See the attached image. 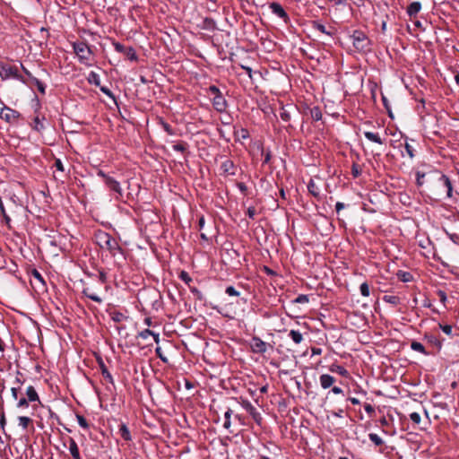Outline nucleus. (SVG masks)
I'll return each instance as SVG.
<instances>
[{
    "instance_id": "nucleus-1",
    "label": "nucleus",
    "mask_w": 459,
    "mask_h": 459,
    "mask_svg": "<svg viewBox=\"0 0 459 459\" xmlns=\"http://www.w3.org/2000/svg\"><path fill=\"white\" fill-rule=\"evenodd\" d=\"M96 242L100 248L108 251L112 256L122 254V248L118 242L107 232H99L96 235Z\"/></svg>"
},
{
    "instance_id": "nucleus-2",
    "label": "nucleus",
    "mask_w": 459,
    "mask_h": 459,
    "mask_svg": "<svg viewBox=\"0 0 459 459\" xmlns=\"http://www.w3.org/2000/svg\"><path fill=\"white\" fill-rule=\"evenodd\" d=\"M73 47L79 61L83 65H90L92 60V53L90 47L82 41L74 43Z\"/></svg>"
},
{
    "instance_id": "nucleus-3",
    "label": "nucleus",
    "mask_w": 459,
    "mask_h": 459,
    "mask_svg": "<svg viewBox=\"0 0 459 459\" xmlns=\"http://www.w3.org/2000/svg\"><path fill=\"white\" fill-rule=\"evenodd\" d=\"M0 77L3 80L16 79L22 81L19 74V68L16 65H2L0 66Z\"/></svg>"
},
{
    "instance_id": "nucleus-4",
    "label": "nucleus",
    "mask_w": 459,
    "mask_h": 459,
    "mask_svg": "<svg viewBox=\"0 0 459 459\" xmlns=\"http://www.w3.org/2000/svg\"><path fill=\"white\" fill-rule=\"evenodd\" d=\"M352 43L353 46L361 51H365L368 49L369 40L365 35L364 32L356 30L353 32L352 36Z\"/></svg>"
},
{
    "instance_id": "nucleus-5",
    "label": "nucleus",
    "mask_w": 459,
    "mask_h": 459,
    "mask_svg": "<svg viewBox=\"0 0 459 459\" xmlns=\"http://www.w3.org/2000/svg\"><path fill=\"white\" fill-rule=\"evenodd\" d=\"M20 117V113L9 107L4 106L0 111V118L8 122L13 123Z\"/></svg>"
},
{
    "instance_id": "nucleus-6",
    "label": "nucleus",
    "mask_w": 459,
    "mask_h": 459,
    "mask_svg": "<svg viewBox=\"0 0 459 459\" xmlns=\"http://www.w3.org/2000/svg\"><path fill=\"white\" fill-rule=\"evenodd\" d=\"M269 8L274 15H276L279 18H281V20H283V22L285 23H288L290 22V17H289L288 13L285 12L283 7L279 3H277V2L271 3L269 4Z\"/></svg>"
},
{
    "instance_id": "nucleus-7",
    "label": "nucleus",
    "mask_w": 459,
    "mask_h": 459,
    "mask_svg": "<svg viewBox=\"0 0 459 459\" xmlns=\"http://www.w3.org/2000/svg\"><path fill=\"white\" fill-rule=\"evenodd\" d=\"M106 186L111 190L117 194L118 196H122L123 191L120 183L113 178H107L105 182Z\"/></svg>"
},
{
    "instance_id": "nucleus-8",
    "label": "nucleus",
    "mask_w": 459,
    "mask_h": 459,
    "mask_svg": "<svg viewBox=\"0 0 459 459\" xmlns=\"http://www.w3.org/2000/svg\"><path fill=\"white\" fill-rule=\"evenodd\" d=\"M212 105L217 111L223 112L226 109L227 102L222 95H218L213 97Z\"/></svg>"
},
{
    "instance_id": "nucleus-9",
    "label": "nucleus",
    "mask_w": 459,
    "mask_h": 459,
    "mask_svg": "<svg viewBox=\"0 0 459 459\" xmlns=\"http://www.w3.org/2000/svg\"><path fill=\"white\" fill-rule=\"evenodd\" d=\"M319 382L322 388L327 389L333 385V384L335 382V379L331 375L323 374L319 377Z\"/></svg>"
},
{
    "instance_id": "nucleus-10",
    "label": "nucleus",
    "mask_w": 459,
    "mask_h": 459,
    "mask_svg": "<svg viewBox=\"0 0 459 459\" xmlns=\"http://www.w3.org/2000/svg\"><path fill=\"white\" fill-rule=\"evenodd\" d=\"M253 350L255 352L264 353L267 351V343L255 337L253 339Z\"/></svg>"
},
{
    "instance_id": "nucleus-11",
    "label": "nucleus",
    "mask_w": 459,
    "mask_h": 459,
    "mask_svg": "<svg viewBox=\"0 0 459 459\" xmlns=\"http://www.w3.org/2000/svg\"><path fill=\"white\" fill-rule=\"evenodd\" d=\"M421 10V4L418 1L412 2L407 7V13L410 17H415Z\"/></svg>"
},
{
    "instance_id": "nucleus-12",
    "label": "nucleus",
    "mask_w": 459,
    "mask_h": 459,
    "mask_svg": "<svg viewBox=\"0 0 459 459\" xmlns=\"http://www.w3.org/2000/svg\"><path fill=\"white\" fill-rule=\"evenodd\" d=\"M221 169L228 175H235L234 164L230 160H226L221 165Z\"/></svg>"
},
{
    "instance_id": "nucleus-13",
    "label": "nucleus",
    "mask_w": 459,
    "mask_h": 459,
    "mask_svg": "<svg viewBox=\"0 0 459 459\" xmlns=\"http://www.w3.org/2000/svg\"><path fill=\"white\" fill-rule=\"evenodd\" d=\"M69 452L74 459H81L78 446L73 438H69Z\"/></svg>"
},
{
    "instance_id": "nucleus-14",
    "label": "nucleus",
    "mask_w": 459,
    "mask_h": 459,
    "mask_svg": "<svg viewBox=\"0 0 459 459\" xmlns=\"http://www.w3.org/2000/svg\"><path fill=\"white\" fill-rule=\"evenodd\" d=\"M329 370L333 373H337L342 377H348L349 372L346 368H344L342 366L338 364H332L329 368Z\"/></svg>"
},
{
    "instance_id": "nucleus-15",
    "label": "nucleus",
    "mask_w": 459,
    "mask_h": 459,
    "mask_svg": "<svg viewBox=\"0 0 459 459\" xmlns=\"http://www.w3.org/2000/svg\"><path fill=\"white\" fill-rule=\"evenodd\" d=\"M243 407L250 413V415L254 418L255 420H258V418H260V414L250 402H244Z\"/></svg>"
},
{
    "instance_id": "nucleus-16",
    "label": "nucleus",
    "mask_w": 459,
    "mask_h": 459,
    "mask_svg": "<svg viewBox=\"0 0 459 459\" xmlns=\"http://www.w3.org/2000/svg\"><path fill=\"white\" fill-rule=\"evenodd\" d=\"M26 395H27V399L30 402H36V401L39 402V394L32 385H30L27 387Z\"/></svg>"
},
{
    "instance_id": "nucleus-17",
    "label": "nucleus",
    "mask_w": 459,
    "mask_h": 459,
    "mask_svg": "<svg viewBox=\"0 0 459 459\" xmlns=\"http://www.w3.org/2000/svg\"><path fill=\"white\" fill-rule=\"evenodd\" d=\"M82 294L95 302H102V299L95 292H93L90 288H84L82 290Z\"/></svg>"
},
{
    "instance_id": "nucleus-18",
    "label": "nucleus",
    "mask_w": 459,
    "mask_h": 459,
    "mask_svg": "<svg viewBox=\"0 0 459 459\" xmlns=\"http://www.w3.org/2000/svg\"><path fill=\"white\" fill-rule=\"evenodd\" d=\"M439 181L442 182L443 185L446 187L447 197H451L452 196L453 186H452V183H451L449 178L443 174L439 178Z\"/></svg>"
},
{
    "instance_id": "nucleus-19",
    "label": "nucleus",
    "mask_w": 459,
    "mask_h": 459,
    "mask_svg": "<svg viewBox=\"0 0 459 459\" xmlns=\"http://www.w3.org/2000/svg\"><path fill=\"white\" fill-rule=\"evenodd\" d=\"M364 135L370 142H373V143H378V144H382L383 143V140L380 138L378 134H376V133H373V132H369V131H366V132H364Z\"/></svg>"
},
{
    "instance_id": "nucleus-20",
    "label": "nucleus",
    "mask_w": 459,
    "mask_h": 459,
    "mask_svg": "<svg viewBox=\"0 0 459 459\" xmlns=\"http://www.w3.org/2000/svg\"><path fill=\"white\" fill-rule=\"evenodd\" d=\"M149 336H152L156 343L160 342L159 334L153 333L149 329H144L143 331L139 333V337H141L142 339H147Z\"/></svg>"
},
{
    "instance_id": "nucleus-21",
    "label": "nucleus",
    "mask_w": 459,
    "mask_h": 459,
    "mask_svg": "<svg viewBox=\"0 0 459 459\" xmlns=\"http://www.w3.org/2000/svg\"><path fill=\"white\" fill-rule=\"evenodd\" d=\"M121 437H123L125 440L129 441L131 440L132 437L130 434V431L126 424H121L118 430Z\"/></svg>"
},
{
    "instance_id": "nucleus-22",
    "label": "nucleus",
    "mask_w": 459,
    "mask_h": 459,
    "mask_svg": "<svg viewBox=\"0 0 459 459\" xmlns=\"http://www.w3.org/2000/svg\"><path fill=\"white\" fill-rule=\"evenodd\" d=\"M289 336L296 344H299L303 341V336L301 333L297 330H290L289 333Z\"/></svg>"
},
{
    "instance_id": "nucleus-23",
    "label": "nucleus",
    "mask_w": 459,
    "mask_h": 459,
    "mask_svg": "<svg viewBox=\"0 0 459 459\" xmlns=\"http://www.w3.org/2000/svg\"><path fill=\"white\" fill-rule=\"evenodd\" d=\"M411 349L412 351L420 352V353H422L424 355H428V352L426 351L425 347L420 342H419L413 341L411 343Z\"/></svg>"
},
{
    "instance_id": "nucleus-24",
    "label": "nucleus",
    "mask_w": 459,
    "mask_h": 459,
    "mask_svg": "<svg viewBox=\"0 0 459 459\" xmlns=\"http://www.w3.org/2000/svg\"><path fill=\"white\" fill-rule=\"evenodd\" d=\"M383 300L386 303L392 304L393 306H396L400 303V298L394 295H385L383 297Z\"/></svg>"
},
{
    "instance_id": "nucleus-25",
    "label": "nucleus",
    "mask_w": 459,
    "mask_h": 459,
    "mask_svg": "<svg viewBox=\"0 0 459 459\" xmlns=\"http://www.w3.org/2000/svg\"><path fill=\"white\" fill-rule=\"evenodd\" d=\"M307 189L311 195L314 196H318L320 194L318 186L316 185L314 180H310L307 184Z\"/></svg>"
},
{
    "instance_id": "nucleus-26",
    "label": "nucleus",
    "mask_w": 459,
    "mask_h": 459,
    "mask_svg": "<svg viewBox=\"0 0 459 459\" xmlns=\"http://www.w3.org/2000/svg\"><path fill=\"white\" fill-rule=\"evenodd\" d=\"M43 119L44 118H40L39 117H36L34 119H33V126H32V128L38 132H40L44 129V125H43Z\"/></svg>"
},
{
    "instance_id": "nucleus-27",
    "label": "nucleus",
    "mask_w": 459,
    "mask_h": 459,
    "mask_svg": "<svg viewBox=\"0 0 459 459\" xmlns=\"http://www.w3.org/2000/svg\"><path fill=\"white\" fill-rule=\"evenodd\" d=\"M313 28L321 33L326 34L328 36L332 35V33L326 30L325 26L318 22H313Z\"/></svg>"
},
{
    "instance_id": "nucleus-28",
    "label": "nucleus",
    "mask_w": 459,
    "mask_h": 459,
    "mask_svg": "<svg viewBox=\"0 0 459 459\" xmlns=\"http://www.w3.org/2000/svg\"><path fill=\"white\" fill-rule=\"evenodd\" d=\"M368 438L377 446H382L384 444L383 439L376 433H369Z\"/></svg>"
},
{
    "instance_id": "nucleus-29",
    "label": "nucleus",
    "mask_w": 459,
    "mask_h": 459,
    "mask_svg": "<svg viewBox=\"0 0 459 459\" xmlns=\"http://www.w3.org/2000/svg\"><path fill=\"white\" fill-rule=\"evenodd\" d=\"M19 426H21L23 429H26L30 423L31 422V420L29 417L26 416H20L18 418Z\"/></svg>"
},
{
    "instance_id": "nucleus-30",
    "label": "nucleus",
    "mask_w": 459,
    "mask_h": 459,
    "mask_svg": "<svg viewBox=\"0 0 459 459\" xmlns=\"http://www.w3.org/2000/svg\"><path fill=\"white\" fill-rule=\"evenodd\" d=\"M0 214L2 215L3 220L4 221V222L7 225H9V223L11 221V219H10V217L7 215V213L5 212V209H4V204H3V201H2L1 198H0Z\"/></svg>"
},
{
    "instance_id": "nucleus-31",
    "label": "nucleus",
    "mask_w": 459,
    "mask_h": 459,
    "mask_svg": "<svg viewBox=\"0 0 459 459\" xmlns=\"http://www.w3.org/2000/svg\"><path fill=\"white\" fill-rule=\"evenodd\" d=\"M124 55L128 59H130V60H136L137 59V56H136L135 50L132 47H129V48H127V49H125V54Z\"/></svg>"
},
{
    "instance_id": "nucleus-32",
    "label": "nucleus",
    "mask_w": 459,
    "mask_h": 459,
    "mask_svg": "<svg viewBox=\"0 0 459 459\" xmlns=\"http://www.w3.org/2000/svg\"><path fill=\"white\" fill-rule=\"evenodd\" d=\"M399 279L403 281V282H408L411 280V274L410 273H407V272H402L400 271L398 273H397Z\"/></svg>"
},
{
    "instance_id": "nucleus-33",
    "label": "nucleus",
    "mask_w": 459,
    "mask_h": 459,
    "mask_svg": "<svg viewBox=\"0 0 459 459\" xmlns=\"http://www.w3.org/2000/svg\"><path fill=\"white\" fill-rule=\"evenodd\" d=\"M77 422L82 429H87L89 428V424L86 419L82 415H76Z\"/></svg>"
},
{
    "instance_id": "nucleus-34",
    "label": "nucleus",
    "mask_w": 459,
    "mask_h": 459,
    "mask_svg": "<svg viewBox=\"0 0 459 459\" xmlns=\"http://www.w3.org/2000/svg\"><path fill=\"white\" fill-rule=\"evenodd\" d=\"M359 290L362 296L368 297L369 296V286L367 282H363L360 287Z\"/></svg>"
},
{
    "instance_id": "nucleus-35",
    "label": "nucleus",
    "mask_w": 459,
    "mask_h": 459,
    "mask_svg": "<svg viewBox=\"0 0 459 459\" xmlns=\"http://www.w3.org/2000/svg\"><path fill=\"white\" fill-rule=\"evenodd\" d=\"M404 148H405V152L408 154V156L410 157V159H413L414 158V150H413L412 146L411 144H409L408 143H405Z\"/></svg>"
},
{
    "instance_id": "nucleus-36",
    "label": "nucleus",
    "mask_w": 459,
    "mask_h": 459,
    "mask_svg": "<svg viewBox=\"0 0 459 459\" xmlns=\"http://www.w3.org/2000/svg\"><path fill=\"white\" fill-rule=\"evenodd\" d=\"M225 292L229 295V296H239V292L233 287V286H228L226 288V290Z\"/></svg>"
},
{
    "instance_id": "nucleus-37",
    "label": "nucleus",
    "mask_w": 459,
    "mask_h": 459,
    "mask_svg": "<svg viewBox=\"0 0 459 459\" xmlns=\"http://www.w3.org/2000/svg\"><path fill=\"white\" fill-rule=\"evenodd\" d=\"M410 419L415 424H420L421 420L420 415L418 412H411L410 414Z\"/></svg>"
},
{
    "instance_id": "nucleus-38",
    "label": "nucleus",
    "mask_w": 459,
    "mask_h": 459,
    "mask_svg": "<svg viewBox=\"0 0 459 459\" xmlns=\"http://www.w3.org/2000/svg\"><path fill=\"white\" fill-rule=\"evenodd\" d=\"M102 376L109 382V383H113V377L111 376V374L108 372V370L105 368V367H102Z\"/></svg>"
},
{
    "instance_id": "nucleus-39",
    "label": "nucleus",
    "mask_w": 459,
    "mask_h": 459,
    "mask_svg": "<svg viewBox=\"0 0 459 459\" xmlns=\"http://www.w3.org/2000/svg\"><path fill=\"white\" fill-rule=\"evenodd\" d=\"M33 81L35 82V85L37 86L38 90L44 94L45 93V85L42 82L38 80L37 78H33Z\"/></svg>"
},
{
    "instance_id": "nucleus-40",
    "label": "nucleus",
    "mask_w": 459,
    "mask_h": 459,
    "mask_svg": "<svg viewBox=\"0 0 459 459\" xmlns=\"http://www.w3.org/2000/svg\"><path fill=\"white\" fill-rule=\"evenodd\" d=\"M29 400L26 398H21L18 400L17 407L18 408H27L29 406Z\"/></svg>"
},
{
    "instance_id": "nucleus-41",
    "label": "nucleus",
    "mask_w": 459,
    "mask_h": 459,
    "mask_svg": "<svg viewBox=\"0 0 459 459\" xmlns=\"http://www.w3.org/2000/svg\"><path fill=\"white\" fill-rule=\"evenodd\" d=\"M173 150L176 152H184L186 149V146L185 143H177L172 146Z\"/></svg>"
},
{
    "instance_id": "nucleus-42",
    "label": "nucleus",
    "mask_w": 459,
    "mask_h": 459,
    "mask_svg": "<svg viewBox=\"0 0 459 459\" xmlns=\"http://www.w3.org/2000/svg\"><path fill=\"white\" fill-rule=\"evenodd\" d=\"M89 82L99 84V75L94 72H91L89 75Z\"/></svg>"
},
{
    "instance_id": "nucleus-43",
    "label": "nucleus",
    "mask_w": 459,
    "mask_h": 459,
    "mask_svg": "<svg viewBox=\"0 0 459 459\" xmlns=\"http://www.w3.org/2000/svg\"><path fill=\"white\" fill-rule=\"evenodd\" d=\"M209 92H210V94L213 95V97L218 96V95H222L221 92L220 91L219 88H217L214 85H212L209 87Z\"/></svg>"
},
{
    "instance_id": "nucleus-44",
    "label": "nucleus",
    "mask_w": 459,
    "mask_h": 459,
    "mask_svg": "<svg viewBox=\"0 0 459 459\" xmlns=\"http://www.w3.org/2000/svg\"><path fill=\"white\" fill-rule=\"evenodd\" d=\"M280 117L283 121H289L290 118V116L288 111H286L283 108H281V111L280 113Z\"/></svg>"
},
{
    "instance_id": "nucleus-45",
    "label": "nucleus",
    "mask_w": 459,
    "mask_h": 459,
    "mask_svg": "<svg viewBox=\"0 0 459 459\" xmlns=\"http://www.w3.org/2000/svg\"><path fill=\"white\" fill-rule=\"evenodd\" d=\"M114 47H115L116 51H117L119 53H123V54H125V49H127L126 47H125L124 45H122L120 43H115Z\"/></svg>"
},
{
    "instance_id": "nucleus-46",
    "label": "nucleus",
    "mask_w": 459,
    "mask_h": 459,
    "mask_svg": "<svg viewBox=\"0 0 459 459\" xmlns=\"http://www.w3.org/2000/svg\"><path fill=\"white\" fill-rule=\"evenodd\" d=\"M21 376H22V374L20 372H17V376L14 380V385H15L14 386H19V388H21V386L23 384V380H22V378L20 377Z\"/></svg>"
},
{
    "instance_id": "nucleus-47",
    "label": "nucleus",
    "mask_w": 459,
    "mask_h": 459,
    "mask_svg": "<svg viewBox=\"0 0 459 459\" xmlns=\"http://www.w3.org/2000/svg\"><path fill=\"white\" fill-rule=\"evenodd\" d=\"M442 331L447 334V335H450L452 333V331H453V328L451 325H440Z\"/></svg>"
},
{
    "instance_id": "nucleus-48",
    "label": "nucleus",
    "mask_w": 459,
    "mask_h": 459,
    "mask_svg": "<svg viewBox=\"0 0 459 459\" xmlns=\"http://www.w3.org/2000/svg\"><path fill=\"white\" fill-rule=\"evenodd\" d=\"M155 352H156V355L164 362L167 361V358L163 356L162 354V351H161V348L160 347H157L155 349Z\"/></svg>"
},
{
    "instance_id": "nucleus-49",
    "label": "nucleus",
    "mask_w": 459,
    "mask_h": 459,
    "mask_svg": "<svg viewBox=\"0 0 459 459\" xmlns=\"http://www.w3.org/2000/svg\"><path fill=\"white\" fill-rule=\"evenodd\" d=\"M162 127H163V129H164V130H165L169 134H170V135L174 134V132H173V130H172V127H171L169 124H167V123H165V122H162Z\"/></svg>"
},
{
    "instance_id": "nucleus-50",
    "label": "nucleus",
    "mask_w": 459,
    "mask_h": 459,
    "mask_svg": "<svg viewBox=\"0 0 459 459\" xmlns=\"http://www.w3.org/2000/svg\"><path fill=\"white\" fill-rule=\"evenodd\" d=\"M238 134L241 136V138H243V139H247V138L249 137V133L245 128H240L239 131H238Z\"/></svg>"
},
{
    "instance_id": "nucleus-51",
    "label": "nucleus",
    "mask_w": 459,
    "mask_h": 459,
    "mask_svg": "<svg viewBox=\"0 0 459 459\" xmlns=\"http://www.w3.org/2000/svg\"><path fill=\"white\" fill-rule=\"evenodd\" d=\"M55 167L56 168L57 170L59 171H64L65 170V168H64V165L62 163V161L59 160V159H56V161H55Z\"/></svg>"
},
{
    "instance_id": "nucleus-52",
    "label": "nucleus",
    "mask_w": 459,
    "mask_h": 459,
    "mask_svg": "<svg viewBox=\"0 0 459 459\" xmlns=\"http://www.w3.org/2000/svg\"><path fill=\"white\" fill-rule=\"evenodd\" d=\"M20 390L19 386H13L11 388L12 396L14 400H18V391Z\"/></svg>"
},
{
    "instance_id": "nucleus-53",
    "label": "nucleus",
    "mask_w": 459,
    "mask_h": 459,
    "mask_svg": "<svg viewBox=\"0 0 459 459\" xmlns=\"http://www.w3.org/2000/svg\"><path fill=\"white\" fill-rule=\"evenodd\" d=\"M296 302H298V303H307V302H308V298H307V295H299L296 299Z\"/></svg>"
},
{
    "instance_id": "nucleus-54",
    "label": "nucleus",
    "mask_w": 459,
    "mask_h": 459,
    "mask_svg": "<svg viewBox=\"0 0 459 459\" xmlns=\"http://www.w3.org/2000/svg\"><path fill=\"white\" fill-rule=\"evenodd\" d=\"M247 215L250 219H254L255 215V207H249L247 209Z\"/></svg>"
},
{
    "instance_id": "nucleus-55",
    "label": "nucleus",
    "mask_w": 459,
    "mask_h": 459,
    "mask_svg": "<svg viewBox=\"0 0 459 459\" xmlns=\"http://www.w3.org/2000/svg\"><path fill=\"white\" fill-rule=\"evenodd\" d=\"M124 317L123 314L121 313H117L113 316V320L117 321V322H120L122 320V318Z\"/></svg>"
},
{
    "instance_id": "nucleus-56",
    "label": "nucleus",
    "mask_w": 459,
    "mask_h": 459,
    "mask_svg": "<svg viewBox=\"0 0 459 459\" xmlns=\"http://www.w3.org/2000/svg\"><path fill=\"white\" fill-rule=\"evenodd\" d=\"M344 208V204L341 202H337L335 204V210L337 212H339L341 210Z\"/></svg>"
},
{
    "instance_id": "nucleus-57",
    "label": "nucleus",
    "mask_w": 459,
    "mask_h": 459,
    "mask_svg": "<svg viewBox=\"0 0 459 459\" xmlns=\"http://www.w3.org/2000/svg\"><path fill=\"white\" fill-rule=\"evenodd\" d=\"M98 176L101 177L104 179V182L107 181V178H109L110 177L105 174L102 170L98 171Z\"/></svg>"
},
{
    "instance_id": "nucleus-58",
    "label": "nucleus",
    "mask_w": 459,
    "mask_h": 459,
    "mask_svg": "<svg viewBox=\"0 0 459 459\" xmlns=\"http://www.w3.org/2000/svg\"><path fill=\"white\" fill-rule=\"evenodd\" d=\"M232 410L231 409H228L225 413H224V419L225 420H228V419H230L231 415H232Z\"/></svg>"
},
{
    "instance_id": "nucleus-59",
    "label": "nucleus",
    "mask_w": 459,
    "mask_h": 459,
    "mask_svg": "<svg viewBox=\"0 0 459 459\" xmlns=\"http://www.w3.org/2000/svg\"><path fill=\"white\" fill-rule=\"evenodd\" d=\"M332 392L335 394H342V388L338 387V386H333L332 388Z\"/></svg>"
},
{
    "instance_id": "nucleus-60",
    "label": "nucleus",
    "mask_w": 459,
    "mask_h": 459,
    "mask_svg": "<svg viewBox=\"0 0 459 459\" xmlns=\"http://www.w3.org/2000/svg\"><path fill=\"white\" fill-rule=\"evenodd\" d=\"M230 426H231L230 419L225 420H224L223 427H224L226 429H230Z\"/></svg>"
},
{
    "instance_id": "nucleus-61",
    "label": "nucleus",
    "mask_w": 459,
    "mask_h": 459,
    "mask_svg": "<svg viewBox=\"0 0 459 459\" xmlns=\"http://www.w3.org/2000/svg\"><path fill=\"white\" fill-rule=\"evenodd\" d=\"M181 279H182V280H184V281H190V280H191V279H190V277L187 275V273H185V272H182V273H181Z\"/></svg>"
},
{
    "instance_id": "nucleus-62",
    "label": "nucleus",
    "mask_w": 459,
    "mask_h": 459,
    "mask_svg": "<svg viewBox=\"0 0 459 459\" xmlns=\"http://www.w3.org/2000/svg\"><path fill=\"white\" fill-rule=\"evenodd\" d=\"M349 401H350L352 404H354V405H356V404H359V403H360V402H359V399H357V398H355V397H350V398H349Z\"/></svg>"
},
{
    "instance_id": "nucleus-63",
    "label": "nucleus",
    "mask_w": 459,
    "mask_h": 459,
    "mask_svg": "<svg viewBox=\"0 0 459 459\" xmlns=\"http://www.w3.org/2000/svg\"><path fill=\"white\" fill-rule=\"evenodd\" d=\"M271 160V153L270 152H267L265 154H264V163H268Z\"/></svg>"
},
{
    "instance_id": "nucleus-64",
    "label": "nucleus",
    "mask_w": 459,
    "mask_h": 459,
    "mask_svg": "<svg viewBox=\"0 0 459 459\" xmlns=\"http://www.w3.org/2000/svg\"><path fill=\"white\" fill-rule=\"evenodd\" d=\"M335 417L342 418L343 414V410L340 409L338 411L333 413Z\"/></svg>"
}]
</instances>
